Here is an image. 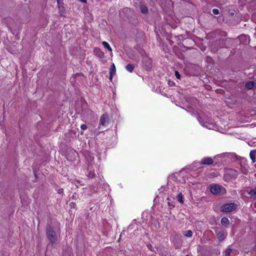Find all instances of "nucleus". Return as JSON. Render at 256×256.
Instances as JSON below:
<instances>
[{
    "instance_id": "ddd939ff",
    "label": "nucleus",
    "mask_w": 256,
    "mask_h": 256,
    "mask_svg": "<svg viewBox=\"0 0 256 256\" xmlns=\"http://www.w3.org/2000/svg\"><path fill=\"white\" fill-rule=\"evenodd\" d=\"M103 46L106 49H108L110 52L112 51V49L111 47L110 46L109 44L106 42H102Z\"/></svg>"
},
{
    "instance_id": "a211bd4d",
    "label": "nucleus",
    "mask_w": 256,
    "mask_h": 256,
    "mask_svg": "<svg viewBox=\"0 0 256 256\" xmlns=\"http://www.w3.org/2000/svg\"><path fill=\"white\" fill-rule=\"evenodd\" d=\"M141 12L144 14H146L148 12V9L146 7L142 6L141 8Z\"/></svg>"
},
{
    "instance_id": "9d476101",
    "label": "nucleus",
    "mask_w": 256,
    "mask_h": 256,
    "mask_svg": "<svg viewBox=\"0 0 256 256\" xmlns=\"http://www.w3.org/2000/svg\"><path fill=\"white\" fill-rule=\"evenodd\" d=\"M254 86V82H249L246 84V87L250 90L252 89Z\"/></svg>"
},
{
    "instance_id": "423d86ee",
    "label": "nucleus",
    "mask_w": 256,
    "mask_h": 256,
    "mask_svg": "<svg viewBox=\"0 0 256 256\" xmlns=\"http://www.w3.org/2000/svg\"><path fill=\"white\" fill-rule=\"evenodd\" d=\"M116 72V67L114 64H112L110 68V80H112V76L115 74Z\"/></svg>"
},
{
    "instance_id": "2eb2a0df",
    "label": "nucleus",
    "mask_w": 256,
    "mask_h": 256,
    "mask_svg": "<svg viewBox=\"0 0 256 256\" xmlns=\"http://www.w3.org/2000/svg\"><path fill=\"white\" fill-rule=\"evenodd\" d=\"M184 235L186 236V237H188V238H190L192 236V230H187V231H186L184 233Z\"/></svg>"
},
{
    "instance_id": "f3484780",
    "label": "nucleus",
    "mask_w": 256,
    "mask_h": 256,
    "mask_svg": "<svg viewBox=\"0 0 256 256\" xmlns=\"http://www.w3.org/2000/svg\"><path fill=\"white\" fill-rule=\"evenodd\" d=\"M232 252V248H228L225 251V256H230V253Z\"/></svg>"
},
{
    "instance_id": "a878e982",
    "label": "nucleus",
    "mask_w": 256,
    "mask_h": 256,
    "mask_svg": "<svg viewBox=\"0 0 256 256\" xmlns=\"http://www.w3.org/2000/svg\"><path fill=\"white\" fill-rule=\"evenodd\" d=\"M186 256H189L188 254L186 255Z\"/></svg>"
},
{
    "instance_id": "5701e85b",
    "label": "nucleus",
    "mask_w": 256,
    "mask_h": 256,
    "mask_svg": "<svg viewBox=\"0 0 256 256\" xmlns=\"http://www.w3.org/2000/svg\"><path fill=\"white\" fill-rule=\"evenodd\" d=\"M80 2H84V3H86V0H79Z\"/></svg>"
},
{
    "instance_id": "20e7f679",
    "label": "nucleus",
    "mask_w": 256,
    "mask_h": 256,
    "mask_svg": "<svg viewBox=\"0 0 256 256\" xmlns=\"http://www.w3.org/2000/svg\"><path fill=\"white\" fill-rule=\"evenodd\" d=\"M109 116L108 114H104L102 115L100 118V124L98 128L100 129L102 126H106L109 122Z\"/></svg>"
},
{
    "instance_id": "412c9836",
    "label": "nucleus",
    "mask_w": 256,
    "mask_h": 256,
    "mask_svg": "<svg viewBox=\"0 0 256 256\" xmlns=\"http://www.w3.org/2000/svg\"><path fill=\"white\" fill-rule=\"evenodd\" d=\"M80 128L82 130H86L87 128V126L86 124H83L81 125Z\"/></svg>"
},
{
    "instance_id": "4be33fe9",
    "label": "nucleus",
    "mask_w": 256,
    "mask_h": 256,
    "mask_svg": "<svg viewBox=\"0 0 256 256\" xmlns=\"http://www.w3.org/2000/svg\"><path fill=\"white\" fill-rule=\"evenodd\" d=\"M247 38V36H240V40H242V39H246Z\"/></svg>"
},
{
    "instance_id": "6ab92c4d",
    "label": "nucleus",
    "mask_w": 256,
    "mask_h": 256,
    "mask_svg": "<svg viewBox=\"0 0 256 256\" xmlns=\"http://www.w3.org/2000/svg\"><path fill=\"white\" fill-rule=\"evenodd\" d=\"M175 76L178 79H180V74L178 71H175L174 72Z\"/></svg>"
},
{
    "instance_id": "6e6552de",
    "label": "nucleus",
    "mask_w": 256,
    "mask_h": 256,
    "mask_svg": "<svg viewBox=\"0 0 256 256\" xmlns=\"http://www.w3.org/2000/svg\"><path fill=\"white\" fill-rule=\"evenodd\" d=\"M250 156L252 162L254 163L256 162V150H252L250 151Z\"/></svg>"
},
{
    "instance_id": "7ed1b4c3",
    "label": "nucleus",
    "mask_w": 256,
    "mask_h": 256,
    "mask_svg": "<svg viewBox=\"0 0 256 256\" xmlns=\"http://www.w3.org/2000/svg\"><path fill=\"white\" fill-rule=\"evenodd\" d=\"M236 206L233 203L226 204H224L221 208L222 212H228L234 210L236 208Z\"/></svg>"
},
{
    "instance_id": "39448f33",
    "label": "nucleus",
    "mask_w": 256,
    "mask_h": 256,
    "mask_svg": "<svg viewBox=\"0 0 256 256\" xmlns=\"http://www.w3.org/2000/svg\"><path fill=\"white\" fill-rule=\"evenodd\" d=\"M214 163V160L209 157H206L202 159L200 164L204 165H210Z\"/></svg>"
},
{
    "instance_id": "dca6fc26",
    "label": "nucleus",
    "mask_w": 256,
    "mask_h": 256,
    "mask_svg": "<svg viewBox=\"0 0 256 256\" xmlns=\"http://www.w3.org/2000/svg\"><path fill=\"white\" fill-rule=\"evenodd\" d=\"M177 200H178V201L180 202L182 204L184 202L183 200H182V193H180L177 196Z\"/></svg>"
},
{
    "instance_id": "9b49d317",
    "label": "nucleus",
    "mask_w": 256,
    "mask_h": 256,
    "mask_svg": "<svg viewBox=\"0 0 256 256\" xmlns=\"http://www.w3.org/2000/svg\"><path fill=\"white\" fill-rule=\"evenodd\" d=\"M217 238L220 240H222L224 239V234L222 232L217 233Z\"/></svg>"
},
{
    "instance_id": "0eeeda50",
    "label": "nucleus",
    "mask_w": 256,
    "mask_h": 256,
    "mask_svg": "<svg viewBox=\"0 0 256 256\" xmlns=\"http://www.w3.org/2000/svg\"><path fill=\"white\" fill-rule=\"evenodd\" d=\"M94 52L96 56L98 58H102L104 56V52L98 48H95Z\"/></svg>"
},
{
    "instance_id": "f257e3e1",
    "label": "nucleus",
    "mask_w": 256,
    "mask_h": 256,
    "mask_svg": "<svg viewBox=\"0 0 256 256\" xmlns=\"http://www.w3.org/2000/svg\"><path fill=\"white\" fill-rule=\"evenodd\" d=\"M46 236L52 244H56L58 239L56 232L50 225L46 226Z\"/></svg>"
},
{
    "instance_id": "1a4fd4ad",
    "label": "nucleus",
    "mask_w": 256,
    "mask_h": 256,
    "mask_svg": "<svg viewBox=\"0 0 256 256\" xmlns=\"http://www.w3.org/2000/svg\"><path fill=\"white\" fill-rule=\"evenodd\" d=\"M248 193L250 196V197L254 200L256 199V188L252 190L250 192H248Z\"/></svg>"
},
{
    "instance_id": "393cba45",
    "label": "nucleus",
    "mask_w": 256,
    "mask_h": 256,
    "mask_svg": "<svg viewBox=\"0 0 256 256\" xmlns=\"http://www.w3.org/2000/svg\"><path fill=\"white\" fill-rule=\"evenodd\" d=\"M148 248H149L150 250H151L152 246L150 244L149 246H148Z\"/></svg>"
},
{
    "instance_id": "aec40b11",
    "label": "nucleus",
    "mask_w": 256,
    "mask_h": 256,
    "mask_svg": "<svg viewBox=\"0 0 256 256\" xmlns=\"http://www.w3.org/2000/svg\"><path fill=\"white\" fill-rule=\"evenodd\" d=\"M212 12L214 14H218L219 13H220V12H219V10L218 9H216V8H214L212 10Z\"/></svg>"
},
{
    "instance_id": "4468645a",
    "label": "nucleus",
    "mask_w": 256,
    "mask_h": 256,
    "mask_svg": "<svg viewBox=\"0 0 256 256\" xmlns=\"http://www.w3.org/2000/svg\"><path fill=\"white\" fill-rule=\"evenodd\" d=\"M126 70L130 72H132L134 68V66L131 64H128L126 67Z\"/></svg>"
},
{
    "instance_id": "b1692460",
    "label": "nucleus",
    "mask_w": 256,
    "mask_h": 256,
    "mask_svg": "<svg viewBox=\"0 0 256 256\" xmlns=\"http://www.w3.org/2000/svg\"><path fill=\"white\" fill-rule=\"evenodd\" d=\"M172 178L174 179V180H175V178H176V176L174 174H172Z\"/></svg>"
},
{
    "instance_id": "f03ea898",
    "label": "nucleus",
    "mask_w": 256,
    "mask_h": 256,
    "mask_svg": "<svg viewBox=\"0 0 256 256\" xmlns=\"http://www.w3.org/2000/svg\"><path fill=\"white\" fill-rule=\"evenodd\" d=\"M210 192L214 194H225L226 190L219 185L212 184L210 186Z\"/></svg>"
},
{
    "instance_id": "f8f14e48",
    "label": "nucleus",
    "mask_w": 256,
    "mask_h": 256,
    "mask_svg": "<svg viewBox=\"0 0 256 256\" xmlns=\"http://www.w3.org/2000/svg\"><path fill=\"white\" fill-rule=\"evenodd\" d=\"M229 220L226 218H223L221 220V224L224 226H226L229 224Z\"/></svg>"
}]
</instances>
